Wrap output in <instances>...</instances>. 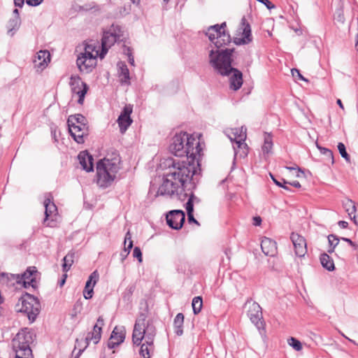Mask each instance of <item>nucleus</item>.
I'll list each match as a JSON object with an SVG mask.
<instances>
[{"mask_svg":"<svg viewBox=\"0 0 358 358\" xmlns=\"http://www.w3.org/2000/svg\"><path fill=\"white\" fill-rule=\"evenodd\" d=\"M226 28L227 24L223 22L221 24L210 26L207 29L206 36L217 48V50L211 49L209 51V63L222 76L231 74L230 87L234 90H238L243 85V74L239 70L231 66L234 48L221 49L231 41L230 34Z\"/></svg>","mask_w":358,"mask_h":358,"instance_id":"1","label":"nucleus"},{"mask_svg":"<svg viewBox=\"0 0 358 358\" xmlns=\"http://www.w3.org/2000/svg\"><path fill=\"white\" fill-rule=\"evenodd\" d=\"M165 165L167 166V171L157 194L171 196L189 190L190 187H188V185H191L196 171L194 161H180L169 158L166 160Z\"/></svg>","mask_w":358,"mask_h":358,"instance_id":"2","label":"nucleus"},{"mask_svg":"<svg viewBox=\"0 0 358 358\" xmlns=\"http://www.w3.org/2000/svg\"><path fill=\"white\" fill-rule=\"evenodd\" d=\"M156 335V329L152 322L146 320V315L143 313L137 317L132 334V341L134 344L140 345L142 341L145 339L140 349V355L143 358L150 357V350Z\"/></svg>","mask_w":358,"mask_h":358,"instance_id":"3","label":"nucleus"},{"mask_svg":"<svg viewBox=\"0 0 358 358\" xmlns=\"http://www.w3.org/2000/svg\"><path fill=\"white\" fill-rule=\"evenodd\" d=\"M169 150L175 156L185 157V160L191 161H194L201 151L199 142L187 132L176 134L172 139Z\"/></svg>","mask_w":358,"mask_h":358,"instance_id":"4","label":"nucleus"},{"mask_svg":"<svg viewBox=\"0 0 358 358\" xmlns=\"http://www.w3.org/2000/svg\"><path fill=\"white\" fill-rule=\"evenodd\" d=\"M120 159L103 158L96 164V182L101 187H108L114 181L120 169Z\"/></svg>","mask_w":358,"mask_h":358,"instance_id":"5","label":"nucleus"},{"mask_svg":"<svg viewBox=\"0 0 358 358\" xmlns=\"http://www.w3.org/2000/svg\"><path fill=\"white\" fill-rule=\"evenodd\" d=\"M35 335L27 328L21 329L12 340V348L15 358H34L30 345L34 342Z\"/></svg>","mask_w":358,"mask_h":358,"instance_id":"6","label":"nucleus"},{"mask_svg":"<svg viewBox=\"0 0 358 358\" xmlns=\"http://www.w3.org/2000/svg\"><path fill=\"white\" fill-rule=\"evenodd\" d=\"M67 124L69 133L78 143L85 142V136L89 134L87 120L81 114L71 115L68 117Z\"/></svg>","mask_w":358,"mask_h":358,"instance_id":"7","label":"nucleus"},{"mask_svg":"<svg viewBox=\"0 0 358 358\" xmlns=\"http://www.w3.org/2000/svg\"><path fill=\"white\" fill-rule=\"evenodd\" d=\"M99 54L95 44H86L84 52L76 60L79 70L86 73L92 72L96 65V57Z\"/></svg>","mask_w":358,"mask_h":358,"instance_id":"8","label":"nucleus"},{"mask_svg":"<svg viewBox=\"0 0 358 358\" xmlns=\"http://www.w3.org/2000/svg\"><path fill=\"white\" fill-rule=\"evenodd\" d=\"M41 305L38 300L34 296L27 294L20 297L15 305L17 312L26 313L29 320L32 322L39 314Z\"/></svg>","mask_w":358,"mask_h":358,"instance_id":"9","label":"nucleus"},{"mask_svg":"<svg viewBox=\"0 0 358 358\" xmlns=\"http://www.w3.org/2000/svg\"><path fill=\"white\" fill-rule=\"evenodd\" d=\"M245 306L248 308L247 314L250 321L260 329L263 327V315L262 308L258 303L248 300L245 303Z\"/></svg>","mask_w":358,"mask_h":358,"instance_id":"10","label":"nucleus"},{"mask_svg":"<svg viewBox=\"0 0 358 358\" xmlns=\"http://www.w3.org/2000/svg\"><path fill=\"white\" fill-rule=\"evenodd\" d=\"M69 85L72 93L78 96V103L82 105L84 102L85 94L89 89L87 85L82 81L78 76L73 75L70 78Z\"/></svg>","mask_w":358,"mask_h":358,"instance_id":"11","label":"nucleus"},{"mask_svg":"<svg viewBox=\"0 0 358 358\" xmlns=\"http://www.w3.org/2000/svg\"><path fill=\"white\" fill-rule=\"evenodd\" d=\"M104 326V320L102 316H99L97 319L96 323L93 327L92 332L87 334L85 338L83 343L85 344L84 348H86L90 341L93 342L94 344H97L101 337L102 327Z\"/></svg>","mask_w":358,"mask_h":358,"instance_id":"12","label":"nucleus"},{"mask_svg":"<svg viewBox=\"0 0 358 358\" xmlns=\"http://www.w3.org/2000/svg\"><path fill=\"white\" fill-rule=\"evenodd\" d=\"M166 219L167 224L171 228L178 230L182 228L185 220V215L181 210H173L166 215Z\"/></svg>","mask_w":358,"mask_h":358,"instance_id":"13","label":"nucleus"},{"mask_svg":"<svg viewBox=\"0 0 358 358\" xmlns=\"http://www.w3.org/2000/svg\"><path fill=\"white\" fill-rule=\"evenodd\" d=\"M120 38V36L116 33L112 32L110 30L108 31H105L103 33L102 39H101V51L99 54V57L103 59L106 53L108 52V49L113 45L118 39Z\"/></svg>","mask_w":358,"mask_h":358,"instance_id":"14","label":"nucleus"},{"mask_svg":"<svg viewBox=\"0 0 358 358\" xmlns=\"http://www.w3.org/2000/svg\"><path fill=\"white\" fill-rule=\"evenodd\" d=\"M131 113V106L130 105L125 106L117 118V123L122 134H124L132 123V120L130 117Z\"/></svg>","mask_w":358,"mask_h":358,"instance_id":"15","label":"nucleus"},{"mask_svg":"<svg viewBox=\"0 0 358 358\" xmlns=\"http://www.w3.org/2000/svg\"><path fill=\"white\" fill-rule=\"evenodd\" d=\"M290 238L294 245L296 255L299 257H304L307 252V246L305 238L296 233H292Z\"/></svg>","mask_w":358,"mask_h":358,"instance_id":"16","label":"nucleus"},{"mask_svg":"<svg viewBox=\"0 0 358 358\" xmlns=\"http://www.w3.org/2000/svg\"><path fill=\"white\" fill-rule=\"evenodd\" d=\"M125 338V329L123 327H115L112 331L108 343V347L110 349L119 345L124 342Z\"/></svg>","mask_w":358,"mask_h":358,"instance_id":"17","label":"nucleus"},{"mask_svg":"<svg viewBox=\"0 0 358 358\" xmlns=\"http://www.w3.org/2000/svg\"><path fill=\"white\" fill-rule=\"evenodd\" d=\"M231 141L238 146L245 147V141L246 139V128H235L231 129L230 133L227 134Z\"/></svg>","mask_w":358,"mask_h":358,"instance_id":"18","label":"nucleus"},{"mask_svg":"<svg viewBox=\"0 0 358 358\" xmlns=\"http://www.w3.org/2000/svg\"><path fill=\"white\" fill-rule=\"evenodd\" d=\"M78 158L83 170L91 172L94 169V159L87 151H82L79 153Z\"/></svg>","mask_w":358,"mask_h":358,"instance_id":"19","label":"nucleus"},{"mask_svg":"<svg viewBox=\"0 0 358 358\" xmlns=\"http://www.w3.org/2000/svg\"><path fill=\"white\" fill-rule=\"evenodd\" d=\"M37 273L35 267H29L22 275L21 280L23 281V285L25 288L31 286L35 288L36 286V277L34 276Z\"/></svg>","mask_w":358,"mask_h":358,"instance_id":"20","label":"nucleus"},{"mask_svg":"<svg viewBox=\"0 0 358 358\" xmlns=\"http://www.w3.org/2000/svg\"><path fill=\"white\" fill-rule=\"evenodd\" d=\"M242 30L241 38L236 37L234 39V43L236 45L248 44L252 41V34L250 26L248 24L242 23V27L240 28Z\"/></svg>","mask_w":358,"mask_h":358,"instance_id":"21","label":"nucleus"},{"mask_svg":"<svg viewBox=\"0 0 358 358\" xmlns=\"http://www.w3.org/2000/svg\"><path fill=\"white\" fill-rule=\"evenodd\" d=\"M262 252L266 256L273 257L277 252L276 243L269 238H264L261 242Z\"/></svg>","mask_w":358,"mask_h":358,"instance_id":"22","label":"nucleus"},{"mask_svg":"<svg viewBox=\"0 0 358 358\" xmlns=\"http://www.w3.org/2000/svg\"><path fill=\"white\" fill-rule=\"evenodd\" d=\"M50 61V55L48 50H40L34 60L35 66L43 69Z\"/></svg>","mask_w":358,"mask_h":358,"instance_id":"23","label":"nucleus"},{"mask_svg":"<svg viewBox=\"0 0 358 358\" xmlns=\"http://www.w3.org/2000/svg\"><path fill=\"white\" fill-rule=\"evenodd\" d=\"M44 207H45V217L44 219L43 222L45 223L48 217L56 215L57 208L56 205L52 202V199L49 197L46 198L44 201Z\"/></svg>","mask_w":358,"mask_h":358,"instance_id":"24","label":"nucleus"},{"mask_svg":"<svg viewBox=\"0 0 358 358\" xmlns=\"http://www.w3.org/2000/svg\"><path fill=\"white\" fill-rule=\"evenodd\" d=\"M343 206L344 209L345 210L346 213H348L350 218L352 220H354L355 223H357L355 218H356V206L354 201H352L351 199H346L344 201H343Z\"/></svg>","mask_w":358,"mask_h":358,"instance_id":"25","label":"nucleus"},{"mask_svg":"<svg viewBox=\"0 0 358 358\" xmlns=\"http://www.w3.org/2000/svg\"><path fill=\"white\" fill-rule=\"evenodd\" d=\"M184 322V315L182 313H178L173 321V326L175 329V333L178 336H181L183 334V326Z\"/></svg>","mask_w":358,"mask_h":358,"instance_id":"26","label":"nucleus"},{"mask_svg":"<svg viewBox=\"0 0 358 358\" xmlns=\"http://www.w3.org/2000/svg\"><path fill=\"white\" fill-rule=\"evenodd\" d=\"M21 24V20L20 16L13 17L11 18L7 24L8 28V34L10 36H13L14 32L13 31H16L20 28V26Z\"/></svg>","mask_w":358,"mask_h":358,"instance_id":"27","label":"nucleus"},{"mask_svg":"<svg viewBox=\"0 0 358 358\" xmlns=\"http://www.w3.org/2000/svg\"><path fill=\"white\" fill-rule=\"evenodd\" d=\"M320 262L322 266L327 270L331 271L335 268L333 259L327 253L320 255Z\"/></svg>","mask_w":358,"mask_h":358,"instance_id":"28","label":"nucleus"},{"mask_svg":"<svg viewBox=\"0 0 358 358\" xmlns=\"http://www.w3.org/2000/svg\"><path fill=\"white\" fill-rule=\"evenodd\" d=\"M117 66L121 82L128 83L129 80V72L127 66L123 62H119Z\"/></svg>","mask_w":358,"mask_h":358,"instance_id":"29","label":"nucleus"},{"mask_svg":"<svg viewBox=\"0 0 358 358\" xmlns=\"http://www.w3.org/2000/svg\"><path fill=\"white\" fill-rule=\"evenodd\" d=\"M273 148V141H272V137L270 134L264 133V145L262 146V152L263 154L268 155L271 152V150Z\"/></svg>","mask_w":358,"mask_h":358,"instance_id":"30","label":"nucleus"},{"mask_svg":"<svg viewBox=\"0 0 358 358\" xmlns=\"http://www.w3.org/2000/svg\"><path fill=\"white\" fill-rule=\"evenodd\" d=\"M75 253L72 251H70L64 258H63V264L62 269L63 271L67 272L70 268L74 262Z\"/></svg>","mask_w":358,"mask_h":358,"instance_id":"31","label":"nucleus"},{"mask_svg":"<svg viewBox=\"0 0 358 358\" xmlns=\"http://www.w3.org/2000/svg\"><path fill=\"white\" fill-rule=\"evenodd\" d=\"M317 148H318V150H320L321 154H322L323 155L325 156L326 163L327 164L330 163L331 164H334V155H333L332 151L327 148H323V147L319 145L317 143Z\"/></svg>","mask_w":358,"mask_h":358,"instance_id":"32","label":"nucleus"},{"mask_svg":"<svg viewBox=\"0 0 358 358\" xmlns=\"http://www.w3.org/2000/svg\"><path fill=\"white\" fill-rule=\"evenodd\" d=\"M127 241H129L128 246L127 248L125 247L124 251L121 253L122 261L129 255L130 250L133 247V241L131 240V236L129 231H127V233L125 235L124 245H126Z\"/></svg>","mask_w":358,"mask_h":358,"instance_id":"33","label":"nucleus"},{"mask_svg":"<svg viewBox=\"0 0 358 358\" xmlns=\"http://www.w3.org/2000/svg\"><path fill=\"white\" fill-rule=\"evenodd\" d=\"M192 305L194 313L197 315L200 313L202 308V298L201 296H195L192 300Z\"/></svg>","mask_w":358,"mask_h":358,"instance_id":"34","label":"nucleus"},{"mask_svg":"<svg viewBox=\"0 0 358 358\" xmlns=\"http://www.w3.org/2000/svg\"><path fill=\"white\" fill-rule=\"evenodd\" d=\"M235 155H238L240 157H245L248 154V147L245 143V147L243 148V146H238V145L234 144L233 145Z\"/></svg>","mask_w":358,"mask_h":358,"instance_id":"35","label":"nucleus"},{"mask_svg":"<svg viewBox=\"0 0 358 358\" xmlns=\"http://www.w3.org/2000/svg\"><path fill=\"white\" fill-rule=\"evenodd\" d=\"M328 241L330 245L328 252L332 253L334 251L335 248L338 245L339 239L336 236L330 234L328 236Z\"/></svg>","mask_w":358,"mask_h":358,"instance_id":"36","label":"nucleus"},{"mask_svg":"<svg viewBox=\"0 0 358 358\" xmlns=\"http://www.w3.org/2000/svg\"><path fill=\"white\" fill-rule=\"evenodd\" d=\"M288 344L295 350L300 351L302 349L301 343L294 337H291L287 340Z\"/></svg>","mask_w":358,"mask_h":358,"instance_id":"37","label":"nucleus"},{"mask_svg":"<svg viewBox=\"0 0 358 358\" xmlns=\"http://www.w3.org/2000/svg\"><path fill=\"white\" fill-rule=\"evenodd\" d=\"M194 199H196V198L194 196V195L193 194H192L185 204V208H186L187 215L193 213Z\"/></svg>","mask_w":358,"mask_h":358,"instance_id":"38","label":"nucleus"},{"mask_svg":"<svg viewBox=\"0 0 358 358\" xmlns=\"http://www.w3.org/2000/svg\"><path fill=\"white\" fill-rule=\"evenodd\" d=\"M99 278V274L97 271H93L89 276L85 285H95Z\"/></svg>","mask_w":358,"mask_h":358,"instance_id":"39","label":"nucleus"},{"mask_svg":"<svg viewBox=\"0 0 358 358\" xmlns=\"http://www.w3.org/2000/svg\"><path fill=\"white\" fill-rule=\"evenodd\" d=\"M337 147L341 157H343L347 162H350V156L346 151L345 145L343 143H338Z\"/></svg>","mask_w":358,"mask_h":358,"instance_id":"40","label":"nucleus"},{"mask_svg":"<svg viewBox=\"0 0 358 358\" xmlns=\"http://www.w3.org/2000/svg\"><path fill=\"white\" fill-rule=\"evenodd\" d=\"M15 276L13 274H8L6 273H0V282L2 284L8 283L10 280H15Z\"/></svg>","mask_w":358,"mask_h":358,"instance_id":"41","label":"nucleus"},{"mask_svg":"<svg viewBox=\"0 0 358 358\" xmlns=\"http://www.w3.org/2000/svg\"><path fill=\"white\" fill-rule=\"evenodd\" d=\"M135 290L134 285H129L123 293L122 298L125 301H130L131 297Z\"/></svg>","mask_w":358,"mask_h":358,"instance_id":"42","label":"nucleus"},{"mask_svg":"<svg viewBox=\"0 0 358 358\" xmlns=\"http://www.w3.org/2000/svg\"><path fill=\"white\" fill-rule=\"evenodd\" d=\"M94 285H85L84 291H83V296L86 299H90L92 297L93 295V289Z\"/></svg>","mask_w":358,"mask_h":358,"instance_id":"43","label":"nucleus"},{"mask_svg":"<svg viewBox=\"0 0 358 358\" xmlns=\"http://www.w3.org/2000/svg\"><path fill=\"white\" fill-rule=\"evenodd\" d=\"M271 177L273 180V181L279 187H282L283 189H286V190H289V188L286 185L287 184H288V182H287L285 180L282 179V182H280L278 180H277L273 175L271 174Z\"/></svg>","mask_w":358,"mask_h":358,"instance_id":"44","label":"nucleus"},{"mask_svg":"<svg viewBox=\"0 0 358 358\" xmlns=\"http://www.w3.org/2000/svg\"><path fill=\"white\" fill-rule=\"evenodd\" d=\"M133 256L134 257L137 258L138 262H142V252L138 247H135L133 250Z\"/></svg>","mask_w":358,"mask_h":358,"instance_id":"45","label":"nucleus"},{"mask_svg":"<svg viewBox=\"0 0 358 358\" xmlns=\"http://www.w3.org/2000/svg\"><path fill=\"white\" fill-rule=\"evenodd\" d=\"M291 72H292V76L296 78L297 77L299 80H304V81H308V80H306L301 73H300V71L296 69H292L291 70Z\"/></svg>","mask_w":358,"mask_h":358,"instance_id":"46","label":"nucleus"},{"mask_svg":"<svg viewBox=\"0 0 358 358\" xmlns=\"http://www.w3.org/2000/svg\"><path fill=\"white\" fill-rule=\"evenodd\" d=\"M125 54H127L128 56L129 64L131 65H134V58L132 55L131 50H130L129 48H127V52H125Z\"/></svg>","mask_w":358,"mask_h":358,"instance_id":"47","label":"nucleus"},{"mask_svg":"<svg viewBox=\"0 0 358 358\" xmlns=\"http://www.w3.org/2000/svg\"><path fill=\"white\" fill-rule=\"evenodd\" d=\"M43 1V0H26L27 3L31 6H37L40 5Z\"/></svg>","mask_w":358,"mask_h":358,"instance_id":"48","label":"nucleus"},{"mask_svg":"<svg viewBox=\"0 0 358 358\" xmlns=\"http://www.w3.org/2000/svg\"><path fill=\"white\" fill-rule=\"evenodd\" d=\"M187 220L189 222H193L197 224L198 226L200 225L199 222L194 218L193 213L187 215Z\"/></svg>","mask_w":358,"mask_h":358,"instance_id":"49","label":"nucleus"},{"mask_svg":"<svg viewBox=\"0 0 358 358\" xmlns=\"http://www.w3.org/2000/svg\"><path fill=\"white\" fill-rule=\"evenodd\" d=\"M262 223V218L259 216L253 217V224L255 226H259Z\"/></svg>","mask_w":358,"mask_h":358,"instance_id":"50","label":"nucleus"},{"mask_svg":"<svg viewBox=\"0 0 358 358\" xmlns=\"http://www.w3.org/2000/svg\"><path fill=\"white\" fill-rule=\"evenodd\" d=\"M24 3V0H14V4L16 7L22 8Z\"/></svg>","mask_w":358,"mask_h":358,"instance_id":"51","label":"nucleus"},{"mask_svg":"<svg viewBox=\"0 0 358 358\" xmlns=\"http://www.w3.org/2000/svg\"><path fill=\"white\" fill-rule=\"evenodd\" d=\"M286 169H287L289 170H296L297 169V173H296L297 177H300L301 175L303 174V172L301 171V169L299 167L294 168V167L287 166Z\"/></svg>","mask_w":358,"mask_h":358,"instance_id":"52","label":"nucleus"},{"mask_svg":"<svg viewBox=\"0 0 358 358\" xmlns=\"http://www.w3.org/2000/svg\"><path fill=\"white\" fill-rule=\"evenodd\" d=\"M342 240L348 243L351 246L354 247L355 248H357V245L356 244L352 242L350 238H342Z\"/></svg>","mask_w":358,"mask_h":358,"instance_id":"53","label":"nucleus"},{"mask_svg":"<svg viewBox=\"0 0 358 358\" xmlns=\"http://www.w3.org/2000/svg\"><path fill=\"white\" fill-rule=\"evenodd\" d=\"M338 224L340 227L343 228V229H345L348 227V223L345 221H339L338 222Z\"/></svg>","mask_w":358,"mask_h":358,"instance_id":"54","label":"nucleus"},{"mask_svg":"<svg viewBox=\"0 0 358 358\" xmlns=\"http://www.w3.org/2000/svg\"><path fill=\"white\" fill-rule=\"evenodd\" d=\"M289 185L296 187V188H300L301 187V184L299 181H293V182H288Z\"/></svg>","mask_w":358,"mask_h":358,"instance_id":"55","label":"nucleus"},{"mask_svg":"<svg viewBox=\"0 0 358 358\" xmlns=\"http://www.w3.org/2000/svg\"><path fill=\"white\" fill-rule=\"evenodd\" d=\"M340 334L342 335V336H343L344 338H345L346 339H348L350 342L352 343L353 344L355 345H357V343L354 341V340H352L350 338H349L348 337H347L344 334H343L342 332H340Z\"/></svg>","mask_w":358,"mask_h":358,"instance_id":"56","label":"nucleus"},{"mask_svg":"<svg viewBox=\"0 0 358 358\" xmlns=\"http://www.w3.org/2000/svg\"><path fill=\"white\" fill-rule=\"evenodd\" d=\"M64 278L63 279L61 280V281L59 282V285L62 287L64 285V284L65 283V281H66V278L67 277V275L66 274H64Z\"/></svg>","mask_w":358,"mask_h":358,"instance_id":"57","label":"nucleus"},{"mask_svg":"<svg viewBox=\"0 0 358 358\" xmlns=\"http://www.w3.org/2000/svg\"><path fill=\"white\" fill-rule=\"evenodd\" d=\"M338 20L343 22L344 21V17L343 15L341 13H339L338 14Z\"/></svg>","mask_w":358,"mask_h":358,"instance_id":"58","label":"nucleus"},{"mask_svg":"<svg viewBox=\"0 0 358 358\" xmlns=\"http://www.w3.org/2000/svg\"><path fill=\"white\" fill-rule=\"evenodd\" d=\"M336 103H337V104L339 106V107H340L341 109H343V110L344 109V106H343V103H342V101H341V99H337Z\"/></svg>","mask_w":358,"mask_h":358,"instance_id":"59","label":"nucleus"},{"mask_svg":"<svg viewBox=\"0 0 358 358\" xmlns=\"http://www.w3.org/2000/svg\"><path fill=\"white\" fill-rule=\"evenodd\" d=\"M14 17L19 16V10L18 9L15 8L13 10Z\"/></svg>","mask_w":358,"mask_h":358,"instance_id":"60","label":"nucleus"},{"mask_svg":"<svg viewBox=\"0 0 358 358\" xmlns=\"http://www.w3.org/2000/svg\"><path fill=\"white\" fill-rule=\"evenodd\" d=\"M134 4H138L141 0H130Z\"/></svg>","mask_w":358,"mask_h":358,"instance_id":"61","label":"nucleus"},{"mask_svg":"<svg viewBox=\"0 0 358 358\" xmlns=\"http://www.w3.org/2000/svg\"><path fill=\"white\" fill-rule=\"evenodd\" d=\"M357 42H356V44H355V48L357 49V50H358V35H357Z\"/></svg>","mask_w":358,"mask_h":358,"instance_id":"62","label":"nucleus"},{"mask_svg":"<svg viewBox=\"0 0 358 358\" xmlns=\"http://www.w3.org/2000/svg\"><path fill=\"white\" fill-rule=\"evenodd\" d=\"M76 343L78 346H80V344H79V341H78V339L76 340Z\"/></svg>","mask_w":358,"mask_h":358,"instance_id":"63","label":"nucleus"},{"mask_svg":"<svg viewBox=\"0 0 358 358\" xmlns=\"http://www.w3.org/2000/svg\"><path fill=\"white\" fill-rule=\"evenodd\" d=\"M83 350H79V352H78V355L82 352Z\"/></svg>","mask_w":358,"mask_h":358,"instance_id":"64","label":"nucleus"}]
</instances>
